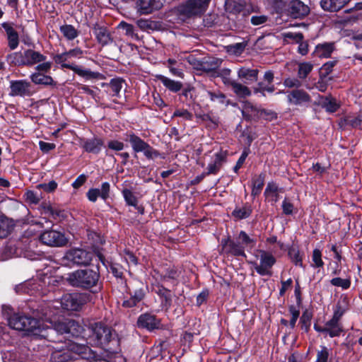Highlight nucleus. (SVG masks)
I'll use <instances>...</instances> for the list:
<instances>
[{
  "label": "nucleus",
  "mask_w": 362,
  "mask_h": 362,
  "mask_svg": "<svg viewBox=\"0 0 362 362\" xmlns=\"http://www.w3.org/2000/svg\"><path fill=\"white\" fill-rule=\"evenodd\" d=\"M110 185L109 182H105L101 185V188L100 189V198L104 201H106L110 197Z\"/></svg>",
  "instance_id": "680f3d73"
},
{
  "label": "nucleus",
  "mask_w": 362,
  "mask_h": 362,
  "mask_svg": "<svg viewBox=\"0 0 362 362\" xmlns=\"http://www.w3.org/2000/svg\"><path fill=\"white\" fill-rule=\"evenodd\" d=\"M70 350L78 358V362H110L102 358H96L95 352L86 345L77 342H70Z\"/></svg>",
  "instance_id": "6e6552de"
},
{
  "label": "nucleus",
  "mask_w": 362,
  "mask_h": 362,
  "mask_svg": "<svg viewBox=\"0 0 362 362\" xmlns=\"http://www.w3.org/2000/svg\"><path fill=\"white\" fill-rule=\"evenodd\" d=\"M322 106L329 112H334L339 108V105L337 103L336 100L329 98H323Z\"/></svg>",
  "instance_id": "c03bdc74"
},
{
  "label": "nucleus",
  "mask_w": 362,
  "mask_h": 362,
  "mask_svg": "<svg viewBox=\"0 0 362 362\" xmlns=\"http://www.w3.org/2000/svg\"><path fill=\"white\" fill-rule=\"evenodd\" d=\"M2 28L5 30L7 35L8 45L11 49H15L19 44V37L18 33L8 23H3Z\"/></svg>",
  "instance_id": "393cba45"
},
{
  "label": "nucleus",
  "mask_w": 362,
  "mask_h": 362,
  "mask_svg": "<svg viewBox=\"0 0 362 362\" xmlns=\"http://www.w3.org/2000/svg\"><path fill=\"white\" fill-rule=\"evenodd\" d=\"M351 0H321L320 5L323 10L334 12L342 8Z\"/></svg>",
  "instance_id": "cd10ccee"
},
{
  "label": "nucleus",
  "mask_w": 362,
  "mask_h": 362,
  "mask_svg": "<svg viewBox=\"0 0 362 362\" xmlns=\"http://www.w3.org/2000/svg\"><path fill=\"white\" fill-rule=\"evenodd\" d=\"M233 92L240 98H246L251 95L252 92L250 88L240 83L235 81L230 86Z\"/></svg>",
  "instance_id": "f704fd0d"
},
{
  "label": "nucleus",
  "mask_w": 362,
  "mask_h": 362,
  "mask_svg": "<svg viewBox=\"0 0 362 362\" xmlns=\"http://www.w3.org/2000/svg\"><path fill=\"white\" fill-rule=\"evenodd\" d=\"M173 117H180L185 120H192L193 115L187 110L178 109L174 112Z\"/></svg>",
  "instance_id": "bf43d9fd"
},
{
  "label": "nucleus",
  "mask_w": 362,
  "mask_h": 362,
  "mask_svg": "<svg viewBox=\"0 0 362 362\" xmlns=\"http://www.w3.org/2000/svg\"><path fill=\"white\" fill-rule=\"evenodd\" d=\"M39 64L35 67L36 72L40 73H47L49 71L52 67V62H42L41 63H38Z\"/></svg>",
  "instance_id": "69168bd1"
},
{
  "label": "nucleus",
  "mask_w": 362,
  "mask_h": 362,
  "mask_svg": "<svg viewBox=\"0 0 362 362\" xmlns=\"http://www.w3.org/2000/svg\"><path fill=\"white\" fill-rule=\"evenodd\" d=\"M83 54V50L81 48L76 47L70 49L68 52H63L62 54H56L54 57V60L57 64H61L63 68L67 69V65H75L74 64L69 63V61L71 58L80 59L82 57Z\"/></svg>",
  "instance_id": "2eb2a0df"
},
{
  "label": "nucleus",
  "mask_w": 362,
  "mask_h": 362,
  "mask_svg": "<svg viewBox=\"0 0 362 362\" xmlns=\"http://www.w3.org/2000/svg\"><path fill=\"white\" fill-rule=\"evenodd\" d=\"M283 84L287 88H296L298 89L301 86V82L296 78H286L284 79Z\"/></svg>",
  "instance_id": "052dcab7"
},
{
  "label": "nucleus",
  "mask_w": 362,
  "mask_h": 362,
  "mask_svg": "<svg viewBox=\"0 0 362 362\" xmlns=\"http://www.w3.org/2000/svg\"><path fill=\"white\" fill-rule=\"evenodd\" d=\"M89 300V296L86 293H66L62 296L60 299V305L62 308L66 310L71 311H78L84 305H86ZM54 303H59V302H52Z\"/></svg>",
  "instance_id": "423d86ee"
},
{
  "label": "nucleus",
  "mask_w": 362,
  "mask_h": 362,
  "mask_svg": "<svg viewBox=\"0 0 362 362\" xmlns=\"http://www.w3.org/2000/svg\"><path fill=\"white\" fill-rule=\"evenodd\" d=\"M52 302H43L40 303L39 308L42 312L41 327L49 329V338L54 332L63 334H67L73 337H78L81 336L83 327L75 320H66L64 321H54L53 317L57 314L56 308Z\"/></svg>",
  "instance_id": "f257e3e1"
},
{
  "label": "nucleus",
  "mask_w": 362,
  "mask_h": 362,
  "mask_svg": "<svg viewBox=\"0 0 362 362\" xmlns=\"http://www.w3.org/2000/svg\"><path fill=\"white\" fill-rule=\"evenodd\" d=\"M252 196L255 197L258 196L263 188L264 184V175L263 174H260L256 177L252 179Z\"/></svg>",
  "instance_id": "58836bf2"
},
{
  "label": "nucleus",
  "mask_w": 362,
  "mask_h": 362,
  "mask_svg": "<svg viewBox=\"0 0 362 362\" xmlns=\"http://www.w3.org/2000/svg\"><path fill=\"white\" fill-rule=\"evenodd\" d=\"M13 226L12 220L4 216H0V238L7 237L12 231Z\"/></svg>",
  "instance_id": "2f4dec72"
},
{
  "label": "nucleus",
  "mask_w": 362,
  "mask_h": 362,
  "mask_svg": "<svg viewBox=\"0 0 362 362\" xmlns=\"http://www.w3.org/2000/svg\"><path fill=\"white\" fill-rule=\"evenodd\" d=\"M313 64L309 62H301L298 66V77L300 79H305L308 74L313 71Z\"/></svg>",
  "instance_id": "ea45409f"
},
{
  "label": "nucleus",
  "mask_w": 362,
  "mask_h": 362,
  "mask_svg": "<svg viewBox=\"0 0 362 362\" xmlns=\"http://www.w3.org/2000/svg\"><path fill=\"white\" fill-rule=\"evenodd\" d=\"M290 15L294 18H302L308 14L309 7L299 0H293L289 4L288 8Z\"/></svg>",
  "instance_id": "412c9836"
},
{
  "label": "nucleus",
  "mask_w": 362,
  "mask_h": 362,
  "mask_svg": "<svg viewBox=\"0 0 362 362\" xmlns=\"http://www.w3.org/2000/svg\"><path fill=\"white\" fill-rule=\"evenodd\" d=\"M40 239L45 245L52 247H62L68 243L65 235L55 230H45L40 235Z\"/></svg>",
  "instance_id": "9d476101"
},
{
  "label": "nucleus",
  "mask_w": 362,
  "mask_h": 362,
  "mask_svg": "<svg viewBox=\"0 0 362 362\" xmlns=\"http://www.w3.org/2000/svg\"><path fill=\"white\" fill-rule=\"evenodd\" d=\"M312 260L314 263V267H322L324 265V262L322 259V252L319 249H315L313 250Z\"/></svg>",
  "instance_id": "4d7b16f0"
},
{
  "label": "nucleus",
  "mask_w": 362,
  "mask_h": 362,
  "mask_svg": "<svg viewBox=\"0 0 362 362\" xmlns=\"http://www.w3.org/2000/svg\"><path fill=\"white\" fill-rule=\"evenodd\" d=\"M93 257V253L90 251L79 248L71 249L62 258V264L69 267L74 265H88Z\"/></svg>",
  "instance_id": "39448f33"
},
{
  "label": "nucleus",
  "mask_w": 362,
  "mask_h": 362,
  "mask_svg": "<svg viewBox=\"0 0 362 362\" xmlns=\"http://www.w3.org/2000/svg\"><path fill=\"white\" fill-rule=\"evenodd\" d=\"M30 79L33 83L38 85H52L54 83L52 78L42 73L35 72L30 75Z\"/></svg>",
  "instance_id": "72a5a7b5"
},
{
  "label": "nucleus",
  "mask_w": 362,
  "mask_h": 362,
  "mask_svg": "<svg viewBox=\"0 0 362 362\" xmlns=\"http://www.w3.org/2000/svg\"><path fill=\"white\" fill-rule=\"evenodd\" d=\"M137 325L140 328L146 329L148 331L158 329L160 327V320L155 315L150 313L141 315L137 320Z\"/></svg>",
  "instance_id": "dca6fc26"
},
{
  "label": "nucleus",
  "mask_w": 362,
  "mask_h": 362,
  "mask_svg": "<svg viewBox=\"0 0 362 362\" xmlns=\"http://www.w3.org/2000/svg\"><path fill=\"white\" fill-rule=\"evenodd\" d=\"M221 252L228 256L246 257L244 246L240 242L228 238L221 240Z\"/></svg>",
  "instance_id": "f8f14e48"
},
{
  "label": "nucleus",
  "mask_w": 362,
  "mask_h": 362,
  "mask_svg": "<svg viewBox=\"0 0 362 362\" xmlns=\"http://www.w3.org/2000/svg\"><path fill=\"white\" fill-rule=\"evenodd\" d=\"M81 336L90 337L93 341L98 346H105L111 340L112 333L109 327L100 322L90 324L87 329L83 328Z\"/></svg>",
  "instance_id": "20e7f679"
},
{
  "label": "nucleus",
  "mask_w": 362,
  "mask_h": 362,
  "mask_svg": "<svg viewBox=\"0 0 362 362\" xmlns=\"http://www.w3.org/2000/svg\"><path fill=\"white\" fill-rule=\"evenodd\" d=\"M67 69H71L75 74L84 78L86 80L102 79L103 75L97 71H92L90 69H86L78 65H67Z\"/></svg>",
  "instance_id": "5701e85b"
},
{
  "label": "nucleus",
  "mask_w": 362,
  "mask_h": 362,
  "mask_svg": "<svg viewBox=\"0 0 362 362\" xmlns=\"http://www.w3.org/2000/svg\"><path fill=\"white\" fill-rule=\"evenodd\" d=\"M210 1L188 0L177 7V11L186 18L201 16L206 11Z\"/></svg>",
  "instance_id": "0eeeda50"
},
{
  "label": "nucleus",
  "mask_w": 362,
  "mask_h": 362,
  "mask_svg": "<svg viewBox=\"0 0 362 362\" xmlns=\"http://www.w3.org/2000/svg\"><path fill=\"white\" fill-rule=\"evenodd\" d=\"M330 351L325 346H322L317 351L315 362H329Z\"/></svg>",
  "instance_id": "de8ad7c7"
},
{
  "label": "nucleus",
  "mask_w": 362,
  "mask_h": 362,
  "mask_svg": "<svg viewBox=\"0 0 362 362\" xmlns=\"http://www.w3.org/2000/svg\"><path fill=\"white\" fill-rule=\"evenodd\" d=\"M294 206L293 204L288 200L287 199H285L282 202V209L283 212L286 215H291L293 214Z\"/></svg>",
  "instance_id": "338daca9"
},
{
  "label": "nucleus",
  "mask_w": 362,
  "mask_h": 362,
  "mask_svg": "<svg viewBox=\"0 0 362 362\" xmlns=\"http://www.w3.org/2000/svg\"><path fill=\"white\" fill-rule=\"evenodd\" d=\"M345 311L346 310L339 303H338L334 310V313L331 319L340 322V320L345 313Z\"/></svg>",
  "instance_id": "e2e57ef3"
},
{
  "label": "nucleus",
  "mask_w": 362,
  "mask_h": 362,
  "mask_svg": "<svg viewBox=\"0 0 362 362\" xmlns=\"http://www.w3.org/2000/svg\"><path fill=\"white\" fill-rule=\"evenodd\" d=\"M289 103L297 106H308L311 96L303 89H295L287 95Z\"/></svg>",
  "instance_id": "4468645a"
},
{
  "label": "nucleus",
  "mask_w": 362,
  "mask_h": 362,
  "mask_svg": "<svg viewBox=\"0 0 362 362\" xmlns=\"http://www.w3.org/2000/svg\"><path fill=\"white\" fill-rule=\"evenodd\" d=\"M31 84L26 80H16L10 82V95L30 96L32 95Z\"/></svg>",
  "instance_id": "ddd939ff"
},
{
  "label": "nucleus",
  "mask_w": 362,
  "mask_h": 362,
  "mask_svg": "<svg viewBox=\"0 0 362 362\" xmlns=\"http://www.w3.org/2000/svg\"><path fill=\"white\" fill-rule=\"evenodd\" d=\"M156 293L160 298L162 308L166 310H168L171 307L173 302V294L171 291L163 286H159Z\"/></svg>",
  "instance_id": "c85d7f7f"
},
{
  "label": "nucleus",
  "mask_w": 362,
  "mask_h": 362,
  "mask_svg": "<svg viewBox=\"0 0 362 362\" xmlns=\"http://www.w3.org/2000/svg\"><path fill=\"white\" fill-rule=\"evenodd\" d=\"M269 20V17L265 15L253 16L251 17V23L253 25H260L266 23Z\"/></svg>",
  "instance_id": "0e129e2a"
},
{
  "label": "nucleus",
  "mask_w": 362,
  "mask_h": 362,
  "mask_svg": "<svg viewBox=\"0 0 362 362\" xmlns=\"http://www.w3.org/2000/svg\"><path fill=\"white\" fill-rule=\"evenodd\" d=\"M224 158L225 157L222 153H216L214 160L209 163L206 168L207 172L205 173V175L217 174L222 166Z\"/></svg>",
  "instance_id": "7c9ffc66"
},
{
  "label": "nucleus",
  "mask_w": 362,
  "mask_h": 362,
  "mask_svg": "<svg viewBox=\"0 0 362 362\" xmlns=\"http://www.w3.org/2000/svg\"><path fill=\"white\" fill-rule=\"evenodd\" d=\"M226 9L230 12L240 13L244 9V4L240 1H235L232 0H226Z\"/></svg>",
  "instance_id": "a18cd8bd"
},
{
  "label": "nucleus",
  "mask_w": 362,
  "mask_h": 362,
  "mask_svg": "<svg viewBox=\"0 0 362 362\" xmlns=\"http://www.w3.org/2000/svg\"><path fill=\"white\" fill-rule=\"evenodd\" d=\"M59 30L68 40H73L79 35V32L72 25H63L60 26Z\"/></svg>",
  "instance_id": "c9c22d12"
},
{
  "label": "nucleus",
  "mask_w": 362,
  "mask_h": 362,
  "mask_svg": "<svg viewBox=\"0 0 362 362\" xmlns=\"http://www.w3.org/2000/svg\"><path fill=\"white\" fill-rule=\"evenodd\" d=\"M47 57L33 49H27L23 54V59L20 64L33 66L45 61Z\"/></svg>",
  "instance_id": "f3484780"
},
{
  "label": "nucleus",
  "mask_w": 362,
  "mask_h": 362,
  "mask_svg": "<svg viewBox=\"0 0 362 362\" xmlns=\"http://www.w3.org/2000/svg\"><path fill=\"white\" fill-rule=\"evenodd\" d=\"M160 0H139L137 1L138 11L141 14H149L155 10H158L162 7Z\"/></svg>",
  "instance_id": "aec40b11"
},
{
  "label": "nucleus",
  "mask_w": 362,
  "mask_h": 362,
  "mask_svg": "<svg viewBox=\"0 0 362 362\" xmlns=\"http://www.w3.org/2000/svg\"><path fill=\"white\" fill-rule=\"evenodd\" d=\"M264 195L269 202L276 203L279 200L278 187L273 183H269L265 189Z\"/></svg>",
  "instance_id": "e433bc0d"
},
{
  "label": "nucleus",
  "mask_w": 362,
  "mask_h": 362,
  "mask_svg": "<svg viewBox=\"0 0 362 362\" xmlns=\"http://www.w3.org/2000/svg\"><path fill=\"white\" fill-rule=\"evenodd\" d=\"M238 77L245 84H252L258 79L259 70L245 66L240 67L237 71Z\"/></svg>",
  "instance_id": "6ab92c4d"
},
{
  "label": "nucleus",
  "mask_w": 362,
  "mask_h": 362,
  "mask_svg": "<svg viewBox=\"0 0 362 362\" xmlns=\"http://www.w3.org/2000/svg\"><path fill=\"white\" fill-rule=\"evenodd\" d=\"M344 121L346 124L353 128L362 129V112L354 115H348L345 117Z\"/></svg>",
  "instance_id": "a19ab883"
},
{
  "label": "nucleus",
  "mask_w": 362,
  "mask_h": 362,
  "mask_svg": "<svg viewBox=\"0 0 362 362\" xmlns=\"http://www.w3.org/2000/svg\"><path fill=\"white\" fill-rule=\"evenodd\" d=\"M230 69L227 68L220 69L218 72V76L222 78L225 85L231 86L235 81L230 78Z\"/></svg>",
  "instance_id": "3c124183"
},
{
  "label": "nucleus",
  "mask_w": 362,
  "mask_h": 362,
  "mask_svg": "<svg viewBox=\"0 0 362 362\" xmlns=\"http://www.w3.org/2000/svg\"><path fill=\"white\" fill-rule=\"evenodd\" d=\"M252 214L251 206L244 205L243 207H236L232 212L233 216L238 220L248 218Z\"/></svg>",
  "instance_id": "4c0bfd02"
},
{
  "label": "nucleus",
  "mask_w": 362,
  "mask_h": 362,
  "mask_svg": "<svg viewBox=\"0 0 362 362\" xmlns=\"http://www.w3.org/2000/svg\"><path fill=\"white\" fill-rule=\"evenodd\" d=\"M24 197L27 202L34 204H38L41 199V197L37 194V193L32 190L27 191L25 193Z\"/></svg>",
  "instance_id": "5fc2aeb1"
},
{
  "label": "nucleus",
  "mask_w": 362,
  "mask_h": 362,
  "mask_svg": "<svg viewBox=\"0 0 362 362\" xmlns=\"http://www.w3.org/2000/svg\"><path fill=\"white\" fill-rule=\"evenodd\" d=\"M65 279L72 286L90 288L98 283L99 274L92 269H78L68 274Z\"/></svg>",
  "instance_id": "7ed1b4c3"
},
{
  "label": "nucleus",
  "mask_w": 362,
  "mask_h": 362,
  "mask_svg": "<svg viewBox=\"0 0 362 362\" xmlns=\"http://www.w3.org/2000/svg\"><path fill=\"white\" fill-rule=\"evenodd\" d=\"M207 94L210 100L214 103L223 104L226 101V95L220 91L211 92L208 91Z\"/></svg>",
  "instance_id": "864d4df0"
},
{
  "label": "nucleus",
  "mask_w": 362,
  "mask_h": 362,
  "mask_svg": "<svg viewBox=\"0 0 362 362\" xmlns=\"http://www.w3.org/2000/svg\"><path fill=\"white\" fill-rule=\"evenodd\" d=\"M118 28L122 29L124 31L125 35L128 37H131L132 38L136 37V35L134 33V28L132 25L122 21L119 24Z\"/></svg>",
  "instance_id": "6e6d98bb"
},
{
  "label": "nucleus",
  "mask_w": 362,
  "mask_h": 362,
  "mask_svg": "<svg viewBox=\"0 0 362 362\" xmlns=\"http://www.w3.org/2000/svg\"><path fill=\"white\" fill-rule=\"evenodd\" d=\"M93 32L98 42L102 46L112 43V37L106 27L100 25L99 24H95L93 27Z\"/></svg>",
  "instance_id": "a211bd4d"
},
{
  "label": "nucleus",
  "mask_w": 362,
  "mask_h": 362,
  "mask_svg": "<svg viewBox=\"0 0 362 362\" xmlns=\"http://www.w3.org/2000/svg\"><path fill=\"white\" fill-rule=\"evenodd\" d=\"M288 256L291 261L297 266L303 267L302 256L299 250L296 247H291L288 250Z\"/></svg>",
  "instance_id": "37998d69"
},
{
  "label": "nucleus",
  "mask_w": 362,
  "mask_h": 362,
  "mask_svg": "<svg viewBox=\"0 0 362 362\" xmlns=\"http://www.w3.org/2000/svg\"><path fill=\"white\" fill-rule=\"evenodd\" d=\"M129 141L135 152H143L144 156L148 158H152L153 156H157L158 154L148 144L134 134H130L129 135Z\"/></svg>",
  "instance_id": "9b49d317"
},
{
  "label": "nucleus",
  "mask_w": 362,
  "mask_h": 362,
  "mask_svg": "<svg viewBox=\"0 0 362 362\" xmlns=\"http://www.w3.org/2000/svg\"><path fill=\"white\" fill-rule=\"evenodd\" d=\"M259 264L255 263L256 272L261 276H271L272 268L276 263L275 257L269 252L259 250Z\"/></svg>",
  "instance_id": "1a4fd4ad"
},
{
  "label": "nucleus",
  "mask_w": 362,
  "mask_h": 362,
  "mask_svg": "<svg viewBox=\"0 0 362 362\" xmlns=\"http://www.w3.org/2000/svg\"><path fill=\"white\" fill-rule=\"evenodd\" d=\"M37 188L43 189L47 193L54 192L57 187V183L54 180H51L48 183H42L37 186Z\"/></svg>",
  "instance_id": "13d9d810"
},
{
  "label": "nucleus",
  "mask_w": 362,
  "mask_h": 362,
  "mask_svg": "<svg viewBox=\"0 0 362 362\" xmlns=\"http://www.w3.org/2000/svg\"><path fill=\"white\" fill-rule=\"evenodd\" d=\"M240 244L245 247L252 248L256 244V240L250 237L245 231L241 230L238 235Z\"/></svg>",
  "instance_id": "79ce46f5"
},
{
  "label": "nucleus",
  "mask_w": 362,
  "mask_h": 362,
  "mask_svg": "<svg viewBox=\"0 0 362 362\" xmlns=\"http://www.w3.org/2000/svg\"><path fill=\"white\" fill-rule=\"evenodd\" d=\"M311 318L312 315L308 311H305L300 317V324L301 329L305 332H308L310 329Z\"/></svg>",
  "instance_id": "09e8293b"
},
{
  "label": "nucleus",
  "mask_w": 362,
  "mask_h": 362,
  "mask_svg": "<svg viewBox=\"0 0 362 362\" xmlns=\"http://www.w3.org/2000/svg\"><path fill=\"white\" fill-rule=\"evenodd\" d=\"M189 62L193 65L194 68L197 70H203L210 71L216 69L219 66L221 61L219 59H212L211 61L205 60L204 62L197 61L194 58L189 60Z\"/></svg>",
  "instance_id": "b1692460"
},
{
  "label": "nucleus",
  "mask_w": 362,
  "mask_h": 362,
  "mask_svg": "<svg viewBox=\"0 0 362 362\" xmlns=\"http://www.w3.org/2000/svg\"><path fill=\"white\" fill-rule=\"evenodd\" d=\"M107 147L110 149L119 151L123 150L124 144L122 142L117 140H111L107 143Z\"/></svg>",
  "instance_id": "774afa93"
},
{
  "label": "nucleus",
  "mask_w": 362,
  "mask_h": 362,
  "mask_svg": "<svg viewBox=\"0 0 362 362\" xmlns=\"http://www.w3.org/2000/svg\"><path fill=\"white\" fill-rule=\"evenodd\" d=\"M103 141L98 137L88 139L83 141L82 146L86 152L98 154L101 151Z\"/></svg>",
  "instance_id": "a878e982"
},
{
  "label": "nucleus",
  "mask_w": 362,
  "mask_h": 362,
  "mask_svg": "<svg viewBox=\"0 0 362 362\" xmlns=\"http://www.w3.org/2000/svg\"><path fill=\"white\" fill-rule=\"evenodd\" d=\"M330 283L332 285L337 287H341L343 289H347L351 286V281L348 279H341L339 277L333 278Z\"/></svg>",
  "instance_id": "603ef678"
},
{
  "label": "nucleus",
  "mask_w": 362,
  "mask_h": 362,
  "mask_svg": "<svg viewBox=\"0 0 362 362\" xmlns=\"http://www.w3.org/2000/svg\"><path fill=\"white\" fill-rule=\"evenodd\" d=\"M122 194L124 198L125 202L128 205L133 206L134 207L136 206L137 204V198L135 197V195L133 194V192L128 189H124L122 191Z\"/></svg>",
  "instance_id": "8fccbe9b"
},
{
  "label": "nucleus",
  "mask_w": 362,
  "mask_h": 362,
  "mask_svg": "<svg viewBox=\"0 0 362 362\" xmlns=\"http://www.w3.org/2000/svg\"><path fill=\"white\" fill-rule=\"evenodd\" d=\"M40 304L33 305L32 309V315L28 317L19 313H13L12 317L8 318V325L11 328L19 331H24L30 333L33 335L38 336L42 338L49 337L47 328L41 327L42 312Z\"/></svg>",
  "instance_id": "f03ea898"
},
{
  "label": "nucleus",
  "mask_w": 362,
  "mask_h": 362,
  "mask_svg": "<svg viewBox=\"0 0 362 362\" xmlns=\"http://www.w3.org/2000/svg\"><path fill=\"white\" fill-rule=\"evenodd\" d=\"M156 78L171 92L177 93L182 88V83L181 82L170 79L163 75H157Z\"/></svg>",
  "instance_id": "c756f323"
},
{
  "label": "nucleus",
  "mask_w": 362,
  "mask_h": 362,
  "mask_svg": "<svg viewBox=\"0 0 362 362\" xmlns=\"http://www.w3.org/2000/svg\"><path fill=\"white\" fill-rule=\"evenodd\" d=\"M51 360L52 362H78L77 356L70 350V343L67 349L53 352Z\"/></svg>",
  "instance_id": "4be33fe9"
},
{
  "label": "nucleus",
  "mask_w": 362,
  "mask_h": 362,
  "mask_svg": "<svg viewBox=\"0 0 362 362\" xmlns=\"http://www.w3.org/2000/svg\"><path fill=\"white\" fill-rule=\"evenodd\" d=\"M124 81L120 78L111 79L109 86L113 92L112 95L117 96L123 87Z\"/></svg>",
  "instance_id": "49530a36"
},
{
  "label": "nucleus",
  "mask_w": 362,
  "mask_h": 362,
  "mask_svg": "<svg viewBox=\"0 0 362 362\" xmlns=\"http://www.w3.org/2000/svg\"><path fill=\"white\" fill-rule=\"evenodd\" d=\"M334 49V45L332 42L320 44L316 46L315 52L321 58H328L331 56Z\"/></svg>",
  "instance_id": "473e14b6"
},
{
  "label": "nucleus",
  "mask_w": 362,
  "mask_h": 362,
  "mask_svg": "<svg viewBox=\"0 0 362 362\" xmlns=\"http://www.w3.org/2000/svg\"><path fill=\"white\" fill-rule=\"evenodd\" d=\"M325 325L326 329V336L328 335L331 338L340 336V334L344 331L341 323L332 319H330L326 322Z\"/></svg>",
  "instance_id": "bb28decb"
}]
</instances>
